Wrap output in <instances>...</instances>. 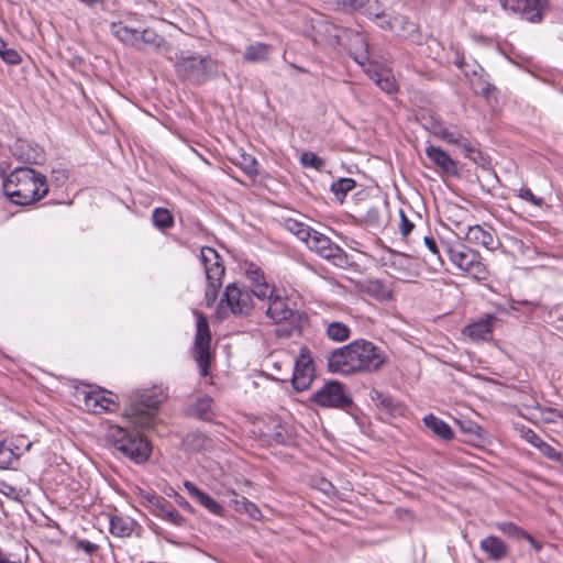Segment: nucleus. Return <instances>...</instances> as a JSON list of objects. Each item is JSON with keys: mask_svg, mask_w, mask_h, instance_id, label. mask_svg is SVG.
<instances>
[{"mask_svg": "<svg viewBox=\"0 0 563 563\" xmlns=\"http://www.w3.org/2000/svg\"><path fill=\"white\" fill-rule=\"evenodd\" d=\"M541 303L539 301H530V300H509V310L512 311H522L527 314H531L537 308H540Z\"/></svg>", "mask_w": 563, "mask_h": 563, "instance_id": "43", "label": "nucleus"}, {"mask_svg": "<svg viewBox=\"0 0 563 563\" xmlns=\"http://www.w3.org/2000/svg\"><path fill=\"white\" fill-rule=\"evenodd\" d=\"M424 424L439 438L449 441L452 440L454 434L451 427L443 420L433 415H427L423 418Z\"/></svg>", "mask_w": 563, "mask_h": 563, "instance_id": "29", "label": "nucleus"}, {"mask_svg": "<svg viewBox=\"0 0 563 563\" xmlns=\"http://www.w3.org/2000/svg\"><path fill=\"white\" fill-rule=\"evenodd\" d=\"M153 224L161 229H169L174 225L172 213L165 208H155L152 213Z\"/></svg>", "mask_w": 563, "mask_h": 563, "instance_id": "38", "label": "nucleus"}, {"mask_svg": "<svg viewBox=\"0 0 563 563\" xmlns=\"http://www.w3.org/2000/svg\"><path fill=\"white\" fill-rule=\"evenodd\" d=\"M167 399V393L163 388L154 387L147 390L136 391L130 396L125 416L130 423L145 429L151 428L156 420L158 407Z\"/></svg>", "mask_w": 563, "mask_h": 563, "instance_id": "3", "label": "nucleus"}, {"mask_svg": "<svg viewBox=\"0 0 563 563\" xmlns=\"http://www.w3.org/2000/svg\"><path fill=\"white\" fill-rule=\"evenodd\" d=\"M424 244L426 246L428 247V250L433 254L435 255L437 257L440 258V249L435 242V240L433 238H430V236H426L424 238Z\"/></svg>", "mask_w": 563, "mask_h": 563, "instance_id": "57", "label": "nucleus"}, {"mask_svg": "<svg viewBox=\"0 0 563 563\" xmlns=\"http://www.w3.org/2000/svg\"><path fill=\"white\" fill-rule=\"evenodd\" d=\"M112 34L123 44L140 48L139 30L124 25L123 23L112 24Z\"/></svg>", "mask_w": 563, "mask_h": 563, "instance_id": "28", "label": "nucleus"}, {"mask_svg": "<svg viewBox=\"0 0 563 563\" xmlns=\"http://www.w3.org/2000/svg\"><path fill=\"white\" fill-rule=\"evenodd\" d=\"M310 401L322 408L340 410H346L352 405L346 386L338 380L325 383L310 397Z\"/></svg>", "mask_w": 563, "mask_h": 563, "instance_id": "10", "label": "nucleus"}, {"mask_svg": "<svg viewBox=\"0 0 563 563\" xmlns=\"http://www.w3.org/2000/svg\"><path fill=\"white\" fill-rule=\"evenodd\" d=\"M456 145L463 150L465 157L477 162V158L481 156V154L465 136H463V143H457Z\"/></svg>", "mask_w": 563, "mask_h": 563, "instance_id": "50", "label": "nucleus"}, {"mask_svg": "<svg viewBox=\"0 0 563 563\" xmlns=\"http://www.w3.org/2000/svg\"><path fill=\"white\" fill-rule=\"evenodd\" d=\"M2 189L12 203L27 206L41 200L48 192V185L42 173L30 167H20L5 177Z\"/></svg>", "mask_w": 563, "mask_h": 563, "instance_id": "2", "label": "nucleus"}, {"mask_svg": "<svg viewBox=\"0 0 563 563\" xmlns=\"http://www.w3.org/2000/svg\"><path fill=\"white\" fill-rule=\"evenodd\" d=\"M249 290L251 291L252 297L255 296L260 300H269L277 294L274 285H272L268 282L263 283L261 285L257 284L256 287Z\"/></svg>", "mask_w": 563, "mask_h": 563, "instance_id": "44", "label": "nucleus"}, {"mask_svg": "<svg viewBox=\"0 0 563 563\" xmlns=\"http://www.w3.org/2000/svg\"><path fill=\"white\" fill-rule=\"evenodd\" d=\"M518 197L537 207H541L543 205V199L536 197L529 188H520Z\"/></svg>", "mask_w": 563, "mask_h": 563, "instance_id": "51", "label": "nucleus"}, {"mask_svg": "<svg viewBox=\"0 0 563 563\" xmlns=\"http://www.w3.org/2000/svg\"><path fill=\"white\" fill-rule=\"evenodd\" d=\"M463 272L467 273L476 280H486L488 277V271L485 264L482 263L479 254H477V258L472 261V263Z\"/></svg>", "mask_w": 563, "mask_h": 563, "instance_id": "40", "label": "nucleus"}, {"mask_svg": "<svg viewBox=\"0 0 563 563\" xmlns=\"http://www.w3.org/2000/svg\"><path fill=\"white\" fill-rule=\"evenodd\" d=\"M285 227L289 232L295 234L299 240H301L305 243L313 232V229L294 219H287L285 221Z\"/></svg>", "mask_w": 563, "mask_h": 563, "instance_id": "37", "label": "nucleus"}, {"mask_svg": "<svg viewBox=\"0 0 563 563\" xmlns=\"http://www.w3.org/2000/svg\"><path fill=\"white\" fill-rule=\"evenodd\" d=\"M271 45L262 42L251 44L245 48L243 58L247 63H263L268 60Z\"/></svg>", "mask_w": 563, "mask_h": 563, "instance_id": "30", "label": "nucleus"}, {"mask_svg": "<svg viewBox=\"0 0 563 563\" xmlns=\"http://www.w3.org/2000/svg\"><path fill=\"white\" fill-rule=\"evenodd\" d=\"M357 287L361 292L368 295L378 301H386L391 299V290L380 280L368 279L358 283Z\"/></svg>", "mask_w": 563, "mask_h": 563, "instance_id": "24", "label": "nucleus"}, {"mask_svg": "<svg viewBox=\"0 0 563 563\" xmlns=\"http://www.w3.org/2000/svg\"><path fill=\"white\" fill-rule=\"evenodd\" d=\"M307 31L316 44H324L331 46L340 44L342 36L347 33V31L338 29L324 16L311 19L310 29Z\"/></svg>", "mask_w": 563, "mask_h": 563, "instance_id": "13", "label": "nucleus"}, {"mask_svg": "<svg viewBox=\"0 0 563 563\" xmlns=\"http://www.w3.org/2000/svg\"><path fill=\"white\" fill-rule=\"evenodd\" d=\"M481 550L486 554L490 561H501L508 554L507 544L496 536H488L479 543Z\"/></svg>", "mask_w": 563, "mask_h": 563, "instance_id": "22", "label": "nucleus"}, {"mask_svg": "<svg viewBox=\"0 0 563 563\" xmlns=\"http://www.w3.org/2000/svg\"><path fill=\"white\" fill-rule=\"evenodd\" d=\"M327 361L330 373L347 376L377 372L386 363V356L374 343L361 339L332 350Z\"/></svg>", "mask_w": 563, "mask_h": 563, "instance_id": "1", "label": "nucleus"}, {"mask_svg": "<svg viewBox=\"0 0 563 563\" xmlns=\"http://www.w3.org/2000/svg\"><path fill=\"white\" fill-rule=\"evenodd\" d=\"M53 173L56 174L57 180H63V179L67 178L65 170H53Z\"/></svg>", "mask_w": 563, "mask_h": 563, "instance_id": "62", "label": "nucleus"}, {"mask_svg": "<svg viewBox=\"0 0 563 563\" xmlns=\"http://www.w3.org/2000/svg\"><path fill=\"white\" fill-rule=\"evenodd\" d=\"M426 128L433 136L445 143L453 145L463 143L464 134L456 125H446L442 120L431 117L426 123Z\"/></svg>", "mask_w": 563, "mask_h": 563, "instance_id": "18", "label": "nucleus"}, {"mask_svg": "<svg viewBox=\"0 0 563 563\" xmlns=\"http://www.w3.org/2000/svg\"><path fill=\"white\" fill-rule=\"evenodd\" d=\"M266 316L275 323L294 321L296 312L289 307L287 299L276 294L268 300Z\"/></svg>", "mask_w": 563, "mask_h": 563, "instance_id": "19", "label": "nucleus"}, {"mask_svg": "<svg viewBox=\"0 0 563 563\" xmlns=\"http://www.w3.org/2000/svg\"><path fill=\"white\" fill-rule=\"evenodd\" d=\"M426 156L444 174L450 176H457V163L441 147L429 145L426 148Z\"/></svg>", "mask_w": 563, "mask_h": 563, "instance_id": "20", "label": "nucleus"}, {"mask_svg": "<svg viewBox=\"0 0 563 563\" xmlns=\"http://www.w3.org/2000/svg\"><path fill=\"white\" fill-rule=\"evenodd\" d=\"M0 57L10 65H16L21 62L19 52L9 47L2 38H0Z\"/></svg>", "mask_w": 563, "mask_h": 563, "instance_id": "45", "label": "nucleus"}, {"mask_svg": "<svg viewBox=\"0 0 563 563\" xmlns=\"http://www.w3.org/2000/svg\"><path fill=\"white\" fill-rule=\"evenodd\" d=\"M413 228L415 224L406 217L404 211H400V233L402 238H407Z\"/></svg>", "mask_w": 563, "mask_h": 563, "instance_id": "53", "label": "nucleus"}, {"mask_svg": "<svg viewBox=\"0 0 563 563\" xmlns=\"http://www.w3.org/2000/svg\"><path fill=\"white\" fill-rule=\"evenodd\" d=\"M245 277L250 283V289L267 282V278L260 266L254 263H246L244 268Z\"/></svg>", "mask_w": 563, "mask_h": 563, "instance_id": "36", "label": "nucleus"}, {"mask_svg": "<svg viewBox=\"0 0 563 563\" xmlns=\"http://www.w3.org/2000/svg\"><path fill=\"white\" fill-rule=\"evenodd\" d=\"M146 501L152 507V511L154 512L156 508L163 503L164 498L154 494H146L145 496Z\"/></svg>", "mask_w": 563, "mask_h": 563, "instance_id": "56", "label": "nucleus"}, {"mask_svg": "<svg viewBox=\"0 0 563 563\" xmlns=\"http://www.w3.org/2000/svg\"><path fill=\"white\" fill-rule=\"evenodd\" d=\"M153 514L156 515L157 517L163 518L166 521H169L175 526H181L185 520L184 517L165 498Z\"/></svg>", "mask_w": 563, "mask_h": 563, "instance_id": "32", "label": "nucleus"}, {"mask_svg": "<svg viewBox=\"0 0 563 563\" xmlns=\"http://www.w3.org/2000/svg\"><path fill=\"white\" fill-rule=\"evenodd\" d=\"M537 449L549 460L555 461L561 463L563 461V452H560L555 450L552 445L544 442L543 440L540 441Z\"/></svg>", "mask_w": 563, "mask_h": 563, "instance_id": "46", "label": "nucleus"}, {"mask_svg": "<svg viewBox=\"0 0 563 563\" xmlns=\"http://www.w3.org/2000/svg\"><path fill=\"white\" fill-rule=\"evenodd\" d=\"M32 443L23 435L0 441V468H8L31 449Z\"/></svg>", "mask_w": 563, "mask_h": 563, "instance_id": "16", "label": "nucleus"}, {"mask_svg": "<svg viewBox=\"0 0 563 563\" xmlns=\"http://www.w3.org/2000/svg\"><path fill=\"white\" fill-rule=\"evenodd\" d=\"M253 309L251 291L238 284H230L225 287L223 297L217 307V317L224 319L229 313L249 314Z\"/></svg>", "mask_w": 563, "mask_h": 563, "instance_id": "8", "label": "nucleus"}, {"mask_svg": "<svg viewBox=\"0 0 563 563\" xmlns=\"http://www.w3.org/2000/svg\"><path fill=\"white\" fill-rule=\"evenodd\" d=\"M84 404L88 410L95 413L112 412L119 408L117 397L99 387L85 393Z\"/></svg>", "mask_w": 563, "mask_h": 563, "instance_id": "15", "label": "nucleus"}, {"mask_svg": "<svg viewBox=\"0 0 563 563\" xmlns=\"http://www.w3.org/2000/svg\"><path fill=\"white\" fill-rule=\"evenodd\" d=\"M109 439L113 448L135 463H144L151 455V445L139 432H131L122 427H111Z\"/></svg>", "mask_w": 563, "mask_h": 563, "instance_id": "5", "label": "nucleus"}, {"mask_svg": "<svg viewBox=\"0 0 563 563\" xmlns=\"http://www.w3.org/2000/svg\"><path fill=\"white\" fill-rule=\"evenodd\" d=\"M377 24L384 30H393V23L386 14H375Z\"/></svg>", "mask_w": 563, "mask_h": 563, "instance_id": "58", "label": "nucleus"}, {"mask_svg": "<svg viewBox=\"0 0 563 563\" xmlns=\"http://www.w3.org/2000/svg\"><path fill=\"white\" fill-rule=\"evenodd\" d=\"M184 487L188 494L194 497L201 506L208 509L213 515H221L223 508L211 496L200 490L194 483L186 481Z\"/></svg>", "mask_w": 563, "mask_h": 563, "instance_id": "23", "label": "nucleus"}, {"mask_svg": "<svg viewBox=\"0 0 563 563\" xmlns=\"http://www.w3.org/2000/svg\"><path fill=\"white\" fill-rule=\"evenodd\" d=\"M200 261L207 279L205 290L206 306L211 307L218 298V291L222 286V277L225 269L218 252L212 247H202L200 250Z\"/></svg>", "mask_w": 563, "mask_h": 563, "instance_id": "6", "label": "nucleus"}, {"mask_svg": "<svg viewBox=\"0 0 563 563\" xmlns=\"http://www.w3.org/2000/svg\"><path fill=\"white\" fill-rule=\"evenodd\" d=\"M187 415L200 420H211L213 416L212 398L207 395L197 397L195 402L188 406Z\"/></svg>", "mask_w": 563, "mask_h": 563, "instance_id": "26", "label": "nucleus"}, {"mask_svg": "<svg viewBox=\"0 0 563 563\" xmlns=\"http://www.w3.org/2000/svg\"><path fill=\"white\" fill-rule=\"evenodd\" d=\"M523 539L527 540L537 552L541 551L542 543L538 542L530 533L527 532Z\"/></svg>", "mask_w": 563, "mask_h": 563, "instance_id": "59", "label": "nucleus"}, {"mask_svg": "<svg viewBox=\"0 0 563 563\" xmlns=\"http://www.w3.org/2000/svg\"><path fill=\"white\" fill-rule=\"evenodd\" d=\"M466 240L470 243L484 246L490 251L496 249V241L493 234L481 225L470 227L466 232Z\"/></svg>", "mask_w": 563, "mask_h": 563, "instance_id": "27", "label": "nucleus"}, {"mask_svg": "<svg viewBox=\"0 0 563 563\" xmlns=\"http://www.w3.org/2000/svg\"><path fill=\"white\" fill-rule=\"evenodd\" d=\"M233 163L249 176H256L258 174L257 161L247 153H240L239 156L234 158Z\"/></svg>", "mask_w": 563, "mask_h": 563, "instance_id": "35", "label": "nucleus"}, {"mask_svg": "<svg viewBox=\"0 0 563 563\" xmlns=\"http://www.w3.org/2000/svg\"><path fill=\"white\" fill-rule=\"evenodd\" d=\"M306 244L311 251L338 267H344L349 263L346 253L328 236L316 230H313Z\"/></svg>", "mask_w": 563, "mask_h": 563, "instance_id": "12", "label": "nucleus"}, {"mask_svg": "<svg viewBox=\"0 0 563 563\" xmlns=\"http://www.w3.org/2000/svg\"><path fill=\"white\" fill-rule=\"evenodd\" d=\"M495 526L500 532L514 539H523L527 533L522 528L510 521L496 522Z\"/></svg>", "mask_w": 563, "mask_h": 563, "instance_id": "41", "label": "nucleus"}, {"mask_svg": "<svg viewBox=\"0 0 563 563\" xmlns=\"http://www.w3.org/2000/svg\"><path fill=\"white\" fill-rule=\"evenodd\" d=\"M495 320V316L486 314L484 318L465 327L463 334L473 341L487 340L493 332V322Z\"/></svg>", "mask_w": 563, "mask_h": 563, "instance_id": "21", "label": "nucleus"}, {"mask_svg": "<svg viewBox=\"0 0 563 563\" xmlns=\"http://www.w3.org/2000/svg\"><path fill=\"white\" fill-rule=\"evenodd\" d=\"M364 221L367 225L379 228L384 224L383 210L378 206H372L364 214Z\"/></svg>", "mask_w": 563, "mask_h": 563, "instance_id": "42", "label": "nucleus"}, {"mask_svg": "<svg viewBox=\"0 0 563 563\" xmlns=\"http://www.w3.org/2000/svg\"><path fill=\"white\" fill-rule=\"evenodd\" d=\"M134 521L122 516L110 517V532L118 538L130 537L133 532Z\"/></svg>", "mask_w": 563, "mask_h": 563, "instance_id": "31", "label": "nucleus"}, {"mask_svg": "<svg viewBox=\"0 0 563 563\" xmlns=\"http://www.w3.org/2000/svg\"><path fill=\"white\" fill-rule=\"evenodd\" d=\"M355 186H356V183L354 179L340 178L339 180L334 181L331 185V191L333 192V195L340 202H343L346 194L349 191H351L352 189H354Z\"/></svg>", "mask_w": 563, "mask_h": 563, "instance_id": "39", "label": "nucleus"}, {"mask_svg": "<svg viewBox=\"0 0 563 563\" xmlns=\"http://www.w3.org/2000/svg\"><path fill=\"white\" fill-rule=\"evenodd\" d=\"M368 0H339L344 10L354 11L361 9Z\"/></svg>", "mask_w": 563, "mask_h": 563, "instance_id": "54", "label": "nucleus"}, {"mask_svg": "<svg viewBox=\"0 0 563 563\" xmlns=\"http://www.w3.org/2000/svg\"><path fill=\"white\" fill-rule=\"evenodd\" d=\"M4 489H2V493L5 495H11L14 493V488L10 485L3 484Z\"/></svg>", "mask_w": 563, "mask_h": 563, "instance_id": "63", "label": "nucleus"}, {"mask_svg": "<svg viewBox=\"0 0 563 563\" xmlns=\"http://www.w3.org/2000/svg\"><path fill=\"white\" fill-rule=\"evenodd\" d=\"M350 328L342 322H330L327 325V335L329 339L335 342H342L350 338Z\"/></svg>", "mask_w": 563, "mask_h": 563, "instance_id": "34", "label": "nucleus"}, {"mask_svg": "<svg viewBox=\"0 0 563 563\" xmlns=\"http://www.w3.org/2000/svg\"><path fill=\"white\" fill-rule=\"evenodd\" d=\"M301 162L306 166H311L317 169H320L324 166V162L322 158H320L318 155L311 152H306L301 156Z\"/></svg>", "mask_w": 563, "mask_h": 563, "instance_id": "49", "label": "nucleus"}, {"mask_svg": "<svg viewBox=\"0 0 563 563\" xmlns=\"http://www.w3.org/2000/svg\"><path fill=\"white\" fill-rule=\"evenodd\" d=\"M0 563H21V562L10 560L4 553H2L0 551Z\"/></svg>", "mask_w": 563, "mask_h": 563, "instance_id": "61", "label": "nucleus"}, {"mask_svg": "<svg viewBox=\"0 0 563 563\" xmlns=\"http://www.w3.org/2000/svg\"><path fill=\"white\" fill-rule=\"evenodd\" d=\"M187 441L194 446L196 450H202L206 449L210 440L208 437L203 435L202 433H190L187 437Z\"/></svg>", "mask_w": 563, "mask_h": 563, "instance_id": "48", "label": "nucleus"}, {"mask_svg": "<svg viewBox=\"0 0 563 563\" xmlns=\"http://www.w3.org/2000/svg\"><path fill=\"white\" fill-rule=\"evenodd\" d=\"M139 38H140V48L139 49H142L144 47L161 48L166 44L165 38L163 36L158 35L152 29H144L143 31H140Z\"/></svg>", "mask_w": 563, "mask_h": 563, "instance_id": "33", "label": "nucleus"}, {"mask_svg": "<svg viewBox=\"0 0 563 563\" xmlns=\"http://www.w3.org/2000/svg\"><path fill=\"white\" fill-rule=\"evenodd\" d=\"M236 505H242L244 510L252 517L257 518V515H260V510L256 507L255 504L249 501L245 497H242L241 500H236Z\"/></svg>", "mask_w": 563, "mask_h": 563, "instance_id": "52", "label": "nucleus"}, {"mask_svg": "<svg viewBox=\"0 0 563 563\" xmlns=\"http://www.w3.org/2000/svg\"><path fill=\"white\" fill-rule=\"evenodd\" d=\"M177 503L185 508L189 507V504L181 496H178Z\"/></svg>", "mask_w": 563, "mask_h": 563, "instance_id": "64", "label": "nucleus"}, {"mask_svg": "<svg viewBox=\"0 0 563 563\" xmlns=\"http://www.w3.org/2000/svg\"><path fill=\"white\" fill-rule=\"evenodd\" d=\"M499 2L506 12L532 24L541 23L550 7V0H499Z\"/></svg>", "mask_w": 563, "mask_h": 563, "instance_id": "9", "label": "nucleus"}, {"mask_svg": "<svg viewBox=\"0 0 563 563\" xmlns=\"http://www.w3.org/2000/svg\"><path fill=\"white\" fill-rule=\"evenodd\" d=\"M377 400L379 401L380 406H383L387 409L391 408V402H393L391 398L377 393Z\"/></svg>", "mask_w": 563, "mask_h": 563, "instance_id": "60", "label": "nucleus"}, {"mask_svg": "<svg viewBox=\"0 0 563 563\" xmlns=\"http://www.w3.org/2000/svg\"><path fill=\"white\" fill-rule=\"evenodd\" d=\"M77 548L85 551L87 554H93L98 550V545L88 540H79Z\"/></svg>", "mask_w": 563, "mask_h": 563, "instance_id": "55", "label": "nucleus"}, {"mask_svg": "<svg viewBox=\"0 0 563 563\" xmlns=\"http://www.w3.org/2000/svg\"><path fill=\"white\" fill-rule=\"evenodd\" d=\"M196 316V335H195V360L199 366L200 375L206 377L209 374L210 366V343L211 333L209 323L202 312L195 311Z\"/></svg>", "mask_w": 563, "mask_h": 563, "instance_id": "11", "label": "nucleus"}, {"mask_svg": "<svg viewBox=\"0 0 563 563\" xmlns=\"http://www.w3.org/2000/svg\"><path fill=\"white\" fill-rule=\"evenodd\" d=\"M441 247L448 254L450 261L460 271H464L467 266L477 258L478 252L470 249L459 241L453 243L442 242Z\"/></svg>", "mask_w": 563, "mask_h": 563, "instance_id": "17", "label": "nucleus"}, {"mask_svg": "<svg viewBox=\"0 0 563 563\" xmlns=\"http://www.w3.org/2000/svg\"><path fill=\"white\" fill-rule=\"evenodd\" d=\"M390 267L394 269L395 277L404 282H409L418 275L411 269L410 258L401 254L391 256Z\"/></svg>", "mask_w": 563, "mask_h": 563, "instance_id": "25", "label": "nucleus"}, {"mask_svg": "<svg viewBox=\"0 0 563 563\" xmlns=\"http://www.w3.org/2000/svg\"><path fill=\"white\" fill-rule=\"evenodd\" d=\"M352 36L353 42L362 48V51L355 56V60L362 66H365L366 63H368V66L365 68V73L383 91L387 93L396 92L398 87L390 70L369 62L367 52L368 44L365 37L357 32L353 33Z\"/></svg>", "mask_w": 563, "mask_h": 563, "instance_id": "7", "label": "nucleus"}, {"mask_svg": "<svg viewBox=\"0 0 563 563\" xmlns=\"http://www.w3.org/2000/svg\"><path fill=\"white\" fill-rule=\"evenodd\" d=\"M175 69L177 76L183 80L201 85L217 76L219 67L218 62L209 55L200 56L181 53L176 56Z\"/></svg>", "mask_w": 563, "mask_h": 563, "instance_id": "4", "label": "nucleus"}, {"mask_svg": "<svg viewBox=\"0 0 563 563\" xmlns=\"http://www.w3.org/2000/svg\"><path fill=\"white\" fill-rule=\"evenodd\" d=\"M314 377V366L312 357L306 347L300 350V355L295 362L291 384L297 391L306 390L310 387Z\"/></svg>", "mask_w": 563, "mask_h": 563, "instance_id": "14", "label": "nucleus"}, {"mask_svg": "<svg viewBox=\"0 0 563 563\" xmlns=\"http://www.w3.org/2000/svg\"><path fill=\"white\" fill-rule=\"evenodd\" d=\"M515 428L520 437L534 448H537L542 440L532 429L526 427L525 424H516Z\"/></svg>", "mask_w": 563, "mask_h": 563, "instance_id": "47", "label": "nucleus"}]
</instances>
